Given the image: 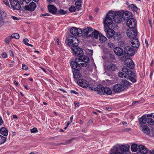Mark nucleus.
I'll return each mask as SVG.
<instances>
[{"label":"nucleus","mask_w":154,"mask_h":154,"mask_svg":"<svg viewBox=\"0 0 154 154\" xmlns=\"http://www.w3.org/2000/svg\"><path fill=\"white\" fill-rule=\"evenodd\" d=\"M112 20L117 23H120L122 20V12H118L113 13L112 12H109L104 20V23L107 26L110 25L113 22Z\"/></svg>","instance_id":"nucleus-1"},{"label":"nucleus","mask_w":154,"mask_h":154,"mask_svg":"<svg viewBox=\"0 0 154 154\" xmlns=\"http://www.w3.org/2000/svg\"><path fill=\"white\" fill-rule=\"evenodd\" d=\"M89 61V59L88 57L85 56L81 55L78 58H76L75 61H70L72 63H75V64L77 65L80 66L86 67L87 63Z\"/></svg>","instance_id":"nucleus-2"},{"label":"nucleus","mask_w":154,"mask_h":154,"mask_svg":"<svg viewBox=\"0 0 154 154\" xmlns=\"http://www.w3.org/2000/svg\"><path fill=\"white\" fill-rule=\"evenodd\" d=\"M83 34L84 36L87 37H93L97 39L98 38L99 32L95 30L93 31L92 28L88 27L83 29L82 34Z\"/></svg>","instance_id":"nucleus-3"},{"label":"nucleus","mask_w":154,"mask_h":154,"mask_svg":"<svg viewBox=\"0 0 154 154\" xmlns=\"http://www.w3.org/2000/svg\"><path fill=\"white\" fill-rule=\"evenodd\" d=\"M66 42L67 45L75 48L79 45V40L75 36L69 35Z\"/></svg>","instance_id":"nucleus-4"},{"label":"nucleus","mask_w":154,"mask_h":154,"mask_svg":"<svg viewBox=\"0 0 154 154\" xmlns=\"http://www.w3.org/2000/svg\"><path fill=\"white\" fill-rule=\"evenodd\" d=\"M122 71L126 72L127 71L126 73L127 74L128 76L127 79H128L132 82L134 83L136 82L137 76L134 72L126 67L123 68Z\"/></svg>","instance_id":"nucleus-5"},{"label":"nucleus","mask_w":154,"mask_h":154,"mask_svg":"<svg viewBox=\"0 0 154 154\" xmlns=\"http://www.w3.org/2000/svg\"><path fill=\"white\" fill-rule=\"evenodd\" d=\"M70 65L73 69L72 72L73 73V76L74 78L77 79L79 78L81 76V74L79 71L81 69V67L75 64V63H72L70 62Z\"/></svg>","instance_id":"nucleus-6"},{"label":"nucleus","mask_w":154,"mask_h":154,"mask_svg":"<svg viewBox=\"0 0 154 154\" xmlns=\"http://www.w3.org/2000/svg\"><path fill=\"white\" fill-rule=\"evenodd\" d=\"M126 34L127 36L130 39L137 37V28H132L128 29Z\"/></svg>","instance_id":"nucleus-7"},{"label":"nucleus","mask_w":154,"mask_h":154,"mask_svg":"<svg viewBox=\"0 0 154 154\" xmlns=\"http://www.w3.org/2000/svg\"><path fill=\"white\" fill-rule=\"evenodd\" d=\"M11 5V8L14 10H19L21 8L20 4L19 3L20 0H9Z\"/></svg>","instance_id":"nucleus-8"},{"label":"nucleus","mask_w":154,"mask_h":154,"mask_svg":"<svg viewBox=\"0 0 154 154\" xmlns=\"http://www.w3.org/2000/svg\"><path fill=\"white\" fill-rule=\"evenodd\" d=\"M125 57L126 56H123L121 59L122 61L124 60L125 65L129 68L131 69L134 68V64L132 60L130 58L124 60V59Z\"/></svg>","instance_id":"nucleus-9"},{"label":"nucleus","mask_w":154,"mask_h":154,"mask_svg":"<svg viewBox=\"0 0 154 154\" xmlns=\"http://www.w3.org/2000/svg\"><path fill=\"white\" fill-rule=\"evenodd\" d=\"M136 50H134L130 46H127L124 48V52L129 56H132L134 55L135 52H136Z\"/></svg>","instance_id":"nucleus-10"},{"label":"nucleus","mask_w":154,"mask_h":154,"mask_svg":"<svg viewBox=\"0 0 154 154\" xmlns=\"http://www.w3.org/2000/svg\"><path fill=\"white\" fill-rule=\"evenodd\" d=\"M70 32L74 36H80L82 35L83 31L80 29L73 27L71 29Z\"/></svg>","instance_id":"nucleus-11"},{"label":"nucleus","mask_w":154,"mask_h":154,"mask_svg":"<svg viewBox=\"0 0 154 154\" xmlns=\"http://www.w3.org/2000/svg\"><path fill=\"white\" fill-rule=\"evenodd\" d=\"M127 25L130 29L137 28V23L136 20L134 18H130L127 21Z\"/></svg>","instance_id":"nucleus-12"},{"label":"nucleus","mask_w":154,"mask_h":154,"mask_svg":"<svg viewBox=\"0 0 154 154\" xmlns=\"http://www.w3.org/2000/svg\"><path fill=\"white\" fill-rule=\"evenodd\" d=\"M36 7V4L33 2H31L29 5H26L23 8V11H25L26 10L33 11Z\"/></svg>","instance_id":"nucleus-13"},{"label":"nucleus","mask_w":154,"mask_h":154,"mask_svg":"<svg viewBox=\"0 0 154 154\" xmlns=\"http://www.w3.org/2000/svg\"><path fill=\"white\" fill-rule=\"evenodd\" d=\"M130 43L133 47L136 48H138L140 45V43L137 37L131 39L130 40Z\"/></svg>","instance_id":"nucleus-14"},{"label":"nucleus","mask_w":154,"mask_h":154,"mask_svg":"<svg viewBox=\"0 0 154 154\" xmlns=\"http://www.w3.org/2000/svg\"><path fill=\"white\" fill-rule=\"evenodd\" d=\"M71 49L73 52V54L76 56H78L83 54L82 49L79 47H72Z\"/></svg>","instance_id":"nucleus-15"},{"label":"nucleus","mask_w":154,"mask_h":154,"mask_svg":"<svg viewBox=\"0 0 154 154\" xmlns=\"http://www.w3.org/2000/svg\"><path fill=\"white\" fill-rule=\"evenodd\" d=\"M125 89L124 86L120 84H117L114 85L113 90L116 93H119L124 90Z\"/></svg>","instance_id":"nucleus-16"},{"label":"nucleus","mask_w":154,"mask_h":154,"mask_svg":"<svg viewBox=\"0 0 154 154\" xmlns=\"http://www.w3.org/2000/svg\"><path fill=\"white\" fill-rule=\"evenodd\" d=\"M106 25L104 24V31L106 32V36L108 38H110L114 36V30L111 29H109L107 30H106Z\"/></svg>","instance_id":"nucleus-17"},{"label":"nucleus","mask_w":154,"mask_h":154,"mask_svg":"<svg viewBox=\"0 0 154 154\" xmlns=\"http://www.w3.org/2000/svg\"><path fill=\"white\" fill-rule=\"evenodd\" d=\"M130 146L128 145H121L119 146L120 150L122 152V154H127L126 152L128 151L129 148ZM127 154H128L127 153Z\"/></svg>","instance_id":"nucleus-18"},{"label":"nucleus","mask_w":154,"mask_h":154,"mask_svg":"<svg viewBox=\"0 0 154 154\" xmlns=\"http://www.w3.org/2000/svg\"><path fill=\"white\" fill-rule=\"evenodd\" d=\"M77 83L79 85L83 87H87L88 85V82L83 79H79L77 81Z\"/></svg>","instance_id":"nucleus-19"},{"label":"nucleus","mask_w":154,"mask_h":154,"mask_svg":"<svg viewBox=\"0 0 154 154\" xmlns=\"http://www.w3.org/2000/svg\"><path fill=\"white\" fill-rule=\"evenodd\" d=\"M48 9L50 12L52 14H57V9L56 7L54 5H48Z\"/></svg>","instance_id":"nucleus-20"},{"label":"nucleus","mask_w":154,"mask_h":154,"mask_svg":"<svg viewBox=\"0 0 154 154\" xmlns=\"http://www.w3.org/2000/svg\"><path fill=\"white\" fill-rule=\"evenodd\" d=\"M121 12H122V19L123 18L125 20H128V19L130 18L131 13L129 11H126L125 12L122 11Z\"/></svg>","instance_id":"nucleus-21"},{"label":"nucleus","mask_w":154,"mask_h":154,"mask_svg":"<svg viewBox=\"0 0 154 154\" xmlns=\"http://www.w3.org/2000/svg\"><path fill=\"white\" fill-rule=\"evenodd\" d=\"M114 51L115 53L118 56H121L124 53L123 50L119 47H116L114 49Z\"/></svg>","instance_id":"nucleus-22"},{"label":"nucleus","mask_w":154,"mask_h":154,"mask_svg":"<svg viewBox=\"0 0 154 154\" xmlns=\"http://www.w3.org/2000/svg\"><path fill=\"white\" fill-rule=\"evenodd\" d=\"M148 149L144 146L140 145L138 147V151L141 153L146 154L148 152Z\"/></svg>","instance_id":"nucleus-23"},{"label":"nucleus","mask_w":154,"mask_h":154,"mask_svg":"<svg viewBox=\"0 0 154 154\" xmlns=\"http://www.w3.org/2000/svg\"><path fill=\"white\" fill-rule=\"evenodd\" d=\"M107 68L109 71H114L117 69V67L115 64L110 63L107 65Z\"/></svg>","instance_id":"nucleus-24"},{"label":"nucleus","mask_w":154,"mask_h":154,"mask_svg":"<svg viewBox=\"0 0 154 154\" xmlns=\"http://www.w3.org/2000/svg\"><path fill=\"white\" fill-rule=\"evenodd\" d=\"M141 129L142 131L146 134H148L150 130L149 127L145 125H142L140 126Z\"/></svg>","instance_id":"nucleus-25"},{"label":"nucleus","mask_w":154,"mask_h":154,"mask_svg":"<svg viewBox=\"0 0 154 154\" xmlns=\"http://www.w3.org/2000/svg\"><path fill=\"white\" fill-rule=\"evenodd\" d=\"M104 87H103L102 85H100L97 86L96 91L98 94L100 95L103 94V90Z\"/></svg>","instance_id":"nucleus-26"},{"label":"nucleus","mask_w":154,"mask_h":154,"mask_svg":"<svg viewBox=\"0 0 154 154\" xmlns=\"http://www.w3.org/2000/svg\"><path fill=\"white\" fill-rule=\"evenodd\" d=\"M139 122L141 125H145L147 122L146 116L145 115L143 116L139 119Z\"/></svg>","instance_id":"nucleus-27"},{"label":"nucleus","mask_w":154,"mask_h":154,"mask_svg":"<svg viewBox=\"0 0 154 154\" xmlns=\"http://www.w3.org/2000/svg\"><path fill=\"white\" fill-rule=\"evenodd\" d=\"M0 132L1 134L5 136H7L8 134V131L5 128H1L0 130Z\"/></svg>","instance_id":"nucleus-28"},{"label":"nucleus","mask_w":154,"mask_h":154,"mask_svg":"<svg viewBox=\"0 0 154 154\" xmlns=\"http://www.w3.org/2000/svg\"><path fill=\"white\" fill-rule=\"evenodd\" d=\"M103 94L104 93L108 95H110L112 94V91L111 89L107 87H104V90H103Z\"/></svg>","instance_id":"nucleus-29"},{"label":"nucleus","mask_w":154,"mask_h":154,"mask_svg":"<svg viewBox=\"0 0 154 154\" xmlns=\"http://www.w3.org/2000/svg\"><path fill=\"white\" fill-rule=\"evenodd\" d=\"M119 72V76L122 78H127L128 76L127 74L126 73H127V72Z\"/></svg>","instance_id":"nucleus-30"},{"label":"nucleus","mask_w":154,"mask_h":154,"mask_svg":"<svg viewBox=\"0 0 154 154\" xmlns=\"http://www.w3.org/2000/svg\"><path fill=\"white\" fill-rule=\"evenodd\" d=\"M122 84L123 85L122 86L124 87L125 88L129 87L131 84L129 82L126 80H123L122 82Z\"/></svg>","instance_id":"nucleus-31"},{"label":"nucleus","mask_w":154,"mask_h":154,"mask_svg":"<svg viewBox=\"0 0 154 154\" xmlns=\"http://www.w3.org/2000/svg\"><path fill=\"white\" fill-rule=\"evenodd\" d=\"M98 35L99 39L101 42L103 43V42H105V41L106 40L107 38L106 37L100 34L99 33V34Z\"/></svg>","instance_id":"nucleus-32"},{"label":"nucleus","mask_w":154,"mask_h":154,"mask_svg":"<svg viewBox=\"0 0 154 154\" xmlns=\"http://www.w3.org/2000/svg\"><path fill=\"white\" fill-rule=\"evenodd\" d=\"M121 35L119 33H116L114 34L113 38L115 40L119 41L121 39Z\"/></svg>","instance_id":"nucleus-33"},{"label":"nucleus","mask_w":154,"mask_h":154,"mask_svg":"<svg viewBox=\"0 0 154 154\" xmlns=\"http://www.w3.org/2000/svg\"><path fill=\"white\" fill-rule=\"evenodd\" d=\"M137 145V144H133L131 146V149L133 152H136L138 150Z\"/></svg>","instance_id":"nucleus-34"},{"label":"nucleus","mask_w":154,"mask_h":154,"mask_svg":"<svg viewBox=\"0 0 154 154\" xmlns=\"http://www.w3.org/2000/svg\"><path fill=\"white\" fill-rule=\"evenodd\" d=\"M129 9H132L135 11H137V7L134 4H131L128 6Z\"/></svg>","instance_id":"nucleus-35"},{"label":"nucleus","mask_w":154,"mask_h":154,"mask_svg":"<svg viewBox=\"0 0 154 154\" xmlns=\"http://www.w3.org/2000/svg\"><path fill=\"white\" fill-rule=\"evenodd\" d=\"M82 2L80 1L76 2L75 4V7L77 9H80L81 8Z\"/></svg>","instance_id":"nucleus-36"},{"label":"nucleus","mask_w":154,"mask_h":154,"mask_svg":"<svg viewBox=\"0 0 154 154\" xmlns=\"http://www.w3.org/2000/svg\"><path fill=\"white\" fill-rule=\"evenodd\" d=\"M6 140L5 137L0 135V144L3 143L6 141Z\"/></svg>","instance_id":"nucleus-37"},{"label":"nucleus","mask_w":154,"mask_h":154,"mask_svg":"<svg viewBox=\"0 0 154 154\" xmlns=\"http://www.w3.org/2000/svg\"><path fill=\"white\" fill-rule=\"evenodd\" d=\"M147 122L151 125H154V121L151 118H148L147 120Z\"/></svg>","instance_id":"nucleus-38"},{"label":"nucleus","mask_w":154,"mask_h":154,"mask_svg":"<svg viewBox=\"0 0 154 154\" xmlns=\"http://www.w3.org/2000/svg\"><path fill=\"white\" fill-rule=\"evenodd\" d=\"M88 87L91 90L96 91V89L97 87L96 86L94 85L93 84H90Z\"/></svg>","instance_id":"nucleus-39"},{"label":"nucleus","mask_w":154,"mask_h":154,"mask_svg":"<svg viewBox=\"0 0 154 154\" xmlns=\"http://www.w3.org/2000/svg\"><path fill=\"white\" fill-rule=\"evenodd\" d=\"M11 38H14L18 39L20 37V35L19 34L17 33H15L12 34L11 35Z\"/></svg>","instance_id":"nucleus-40"},{"label":"nucleus","mask_w":154,"mask_h":154,"mask_svg":"<svg viewBox=\"0 0 154 154\" xmlns=\"http://www.w3.org/2000/svg\"><path fill=\"white\" fill-rule=\"evenodd\" d=\"M67 11L64 10H63L61 9L59 11L57 12V14H60L61 15L65 14H66Z\"/></svg>","instance_id":"nucleus-41"},{"label":"nucleus","mask_w":154,"mask_h":154,"mask_svg":"<svg viewBox=\"0 0 154 154\" xmlns=\"http://www.w3.org/2000/svg\"><path fill=\"white\" fill-rule=\"evenodd\" d=\"M11 38V36H8L5 39V42L7 44H8Z\"/></svg>","instance_id":"nucleus-42"},{"label":"nucleus","mask_w":154,"mask_h":154,"mask_svg":"<svg viewBox=\"0 0 154 154\" xmlns=\"http://www.w3.org/2000/svg\"><path fill=\"white\" fill-rule=\"evenodd\" d=\"M28 42H29V40L27 38L24 39L23 40V42L24 44H25L26 45L30 46L32 47V45L29 44L28 43Z\"/></svg>","instance_id":"nucleus-43"},{"label":"nucleus","mask_w":154,"mask_h":154,"mask_svg":"<svg viewBox=\"0 0 154 154\" xmlns=\"http://www.w3.org/2000/svg\"><path fill=\"white\" fill-rule=\"evenodd\" d=\"M149 133L148 134L150 136L153 137L154 136V129L152 128L151 130H149Z\"/></svg>","instance_id":"nucleus-44"},{"label":"nucleus","mask_w":154,"mask_h":154,"mask_svg":"<svg viewBox=\"0 0 154 154\" xmlns=\"http://www.w3.org/2000/svg\"><path fill=\"white\" fill-rule=\"evenodd\" d=\"M75 138H72L71 139L69 140H66L63 143V145H67L70 144L73 140H75Z\"/></svg>","instance_id":"nucleus-45"},{"label":"nucleus","mask_w":154,"mask_h":154,"mask_svg":"<svg viewBox=\"0 0 154 154\" xmlns=\"http://www.w3.org/2000/svg\"><path fill=\"white\" fill-rule=\"evenodd\" d=\"M118 45L121 47H124L125 46V43L122 41H120L119 42Z\"/></svg>","instance_id":"nucleus-46"},{"label":"nucleus","mask_w":154,"mask_h":154,"mask_svg":"<svg viewBox=\"0 0 154 154\" xmlns=\"http://www.w3.org/2000/svg\"><path fill=\"white\" fill-rule=\"evenodd\" d=\"M76 7L74 6H72L69 8V11L71 12H73L75 11Z\"/></svg>","instance_id":"nucleus-47"},{"label":"nucleus","mask_w":154,"mask_h":154,"mask_svg":"<svg viewBox=\"0 0 154 154\" xmlns=\"http://www.w3.org/2000/svg\"><path fill=\"white\" fill-rule=\"evenodd\" d=\"M24 2L27 4L30 1V0H20V3L21 4L23 3V2Z\"/></svg>","instance_id":"nucleus-48"},{"label":"nucleus","mask_w":154,"mask_h":154,"mask_svg":"<svg viewBox=\"0 0 154 154\" xmlns=\"http://www.w3.org/2000/svg\"><path fill=\"white\" fill-rule=\"evenodd\" d=\"M30 130L32 133H34L38 131L37 128H34L32 129H30Z\"/></svg>","instance_id":"nucleus-49"},{"label":"nucleus","mask_w":154,"mask_h":154,"mask_svg":"<svg viewBox=\"0 0 154 154\" xmlns=\"http://www.w3.org/2000/svg\"><path fill=\"white\" fill-rule=\"evenodd\" d=\"M22 69L25 70H26L28 69V67L26 65L23 63L22 64Z\"/></svg>","instance_id":"nucleus-50"},{"label":"nucleus","mask_w":154,"mask_h":154,"mask_svg":"<svg viewBox=\"0 0 154 154\" xmlns=\"http://www.w3.org/2000/svg\"><path fill=\"white\" fill-rule=\"evenodd\" d=\"M113 44L111 42H108L107 44L108 46L110 48L113 47Z\"/></svg>","instance_id":"nucleus-51"},{"label":"nucleus","mask_w":154,"mask_h":154,"mask_svg":"<svg viewBox=\"0 0 154 154\" xmlns=\"http://www.w3.org/2000/svg\"><path fill=\"white\" fill-rule=\"evenodd\" d=\"M3 2L8 7H10V5L9 4V3L8 1H7L6 0H4Z\"/></svg>","instance_id":"nucleus-52"},{"label":"nucleus","mask_w":154,"mask_h":154,"mask_svg":"<svg viewBox=\"0 0 154 154\" xmlns=\"http://www.w3.org/2000/svg\"><path fill=\"white\" fill-rule=\"evenodd\" d=\"M2 56L3 58H6L7 57V54L6 53H4L2 54Z\"/></svg>","instance_id":"nucleus-53"},{"label":"nucleus","mask_w":154,"mask_h":154,"mask_svg":"<svg viewBox=\"0 0 154 154\" xmlns=\"http://www.w3.org/2000/svg\"><path fill=\"white\" fill-rule=\"evenodd\" d=\"M70 92L71 93L74 94H78V92H76L75 91L72 90L70 91Z\"/></svg>","instance_id":"nucleus-54"},{"label":"nucleus","mask_w":154,"mask_h":154,"mask_svg":"<svg viewBox=\"0 0 154 154\" xmlns=\"http://www.w3.org/2000/svg\"><path fill=\"white\" fill-rule=\"evenodd\" d=\"M9 53L11 56L13 57L14 56L13 53L11 50H10L9 51Z\"/></svg>","instance_id":"nucleus-55"},{"label":"nucleus","mask_w":154,"mask_h":154,"mask_svg":"<svg viewBox=\"0 0 154 154\" xmlns=\"http://www.w3.org/2000/svg\"><path fill=\"white\" fill-rule=\"evenodd\" d=\"M49 15L48 13H45L44 14H41L40 16H49Z\"/></svg>","instance_id":"nucleus-56"},{"label":"nucleus","mask_w":154,"mask_h":154,"mask_svg":"<svg viewBox=\"0 0 154 154\" xmlns=\"http://www.w3.org/2000/svg\"><path fill=\"white\" fill-rule=\"evenodd\" d=\"M11 18L14 19V20H19V19L17 17L14 16H11Z\"/></svg>","instance_id":"nucleus-57"},{"label":"nucleus","mask_w":154,"mask_h":154,"mask_svg":"<svg viewBox=\"0 0 154 154\" xmlns=\"http://www.w3.org/2000/svg\"><path fill=\"white\" fill-rule=\"evenodd\" d=\"M145 43L146 44V47L147 48L148 47L149 45H148V42L146 39H145Z\"/></svg>","instance_id":"nucleus-58"},{"label":"nucleus","mask_w":154,"mask_h":154,"mask_svg":"<svg viewBox=\"0 0 154 154\" xmlns=\"http://www.w3.org/2000/svg\"><path fill=\"white\" fill-rule=\"evenodd\" d=\"M153 113H151L150 114H147V117H148V118H149V117H153Z\"/></svg>","instance_id":"nucleus-59"},{"label":"nucleus","mask_w":154,"mask_h":154,"mask_svg":"<svg viewBox=\"0 0 154 154\" xmlns=\"http://www.w3.org/2000/svg\"><path fill=\"white\" fill-rule=\"evenodd\" d=\"M49 3H51L52 2H54L56 0H47Z\"/></svg>","instance_id":"nucleus-60"},{"label":"nucleus","mask_w":154,"mask_h":154,"mask_svg":"<svg viewBox=\"0 0 154 154\" xmlns=\"http://www.w3.org/2000/svg\"><path fill=\"white\" fill-rule=\"evenodd\" d=\"M3 121L2 118L0 117V125L2 124Z\"/></svg>","instance_id":"nucleus-61"},{"label":"nucleus","mask_w":154,"mask_h":154,"mask_svg":"<svg viewBox=\"0 0 154 154\" xmlns=\"http://www.w3.org/2000/svg\"><path fill=\"white\" fill-rule=\"evenodd\" d=\"M122 124L123 125L127 126V123L125 122H122Z\"/></svg>","instance_id":"nucleus-62"},{"label":"nucleus","mask_w":154,"mask_h":154,"mask_svg":"<svg viewBox=\"0 0 154 154\" xmlns=\"http://www.w3.org/2000/svg\"><path fill=\"white\" fill-rule=\"evenodd\" d=\"M4 23V22L2 20H0V25H3Z\"/></svg>","instance_id":"nucleus-63"},{"label":"nucleus","mask_w":154,"mask_h":154,"mask_svg":"<svg viewBox=\"0 0 154 154\" xmlns=\"http://www.w3.org/2000/svg\"><path fill=\"white\" fill-rule=\"evenodd\" d=\"M92 121L91 120H90L88 122V124H91L92 123Z\"/></svg>","instance_id":"nucleus-64"}]
</instances>
